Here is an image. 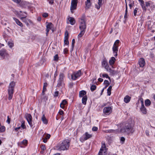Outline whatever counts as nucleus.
<instances>
[{"label":"nucleus","instance_id":"obj_25","mask_svg":"<svg viewBox=\"0 0 155 155\" xmlns=\"http://www.w3.org/2000/svg\"><path fill=\"white\" fill-rule=\"evenodd\" d=\"M68 19L71 25H73L75 24L76 21L74 18L69 17L68 18Z\"/></svg>","mask_w":155,"mask_h":155},{"label":"nucleus","instance_id":"obj_43","mask_svg":"<svg viewBox=\"0 0 155 155\" xmlns=\"http://www.w3.org/2000/svg\"><path fill=\"white\" fill-rule=\"evenodd\" d=\"M68 31H66L64 33V39H68Z\"/></svg>","mask_w":155,"mask_h":155},{"label":"nucleus","instance_id":"obj_57","mask_svg":"<svg viewBox=\"0 0 155 155\" xmlns=\"http://www.w3.org/2000/svg\"><path fill=\"white\" fill-rule=\"evenodd\" d=\"M57 75H58V74H57V70H56L55 71V73L54 74V81H55V80L56 79V77L57 76Z\"/></svg>","mask_w":155,"mask_h":155},{"label":"nucleus","instance_id":"obj_15","mask_svg":"<svg viewBox=\"0 0 155 155\" xmlns=\"http://www.w3.org/2000/svg\"><path fill=\"white\" fill-rule=\"evenodd\" d=\"M28 143V141L26 140H24L22 142L18 143V145L20 147H22L26 146Z\"/></svg>","mask_w":155,"mask_h":155},{"label":"nucleus","instance_id":"obj_9","mask_svg":"<svg viewBox=\"0 0 155 155\" xmlns=\"http://www.w3.org/2000/svg\"><path fill=\"white\" fill-rule=\"evenodd\" d=\"M102 146L99 152V155H105V154H104L103 153H104L105 154L106 152L105 144L104 143H103V142H102Z\"/></svg>","mask_w":155,"mask_h":155},{"label":"nucleus","instance_id":"obj_42","mask_svg":"<svg viewBox=\"0 0 155 155\" xmlns=\"http://www.w3.org/2000/svg\"><path fill=\"white\" fill-rule=\"evenodd\" d=\"M139 103H140L141 104V107H144L143 104V98H140L139 101Z\"/></svg>","mask_w":155,"mask_h":155},{"label":"nucleus","instance_id":"obj_46","mask_svg":"<svg viewBox=\"0 0 155 155\" xmlns=\"http://www.w3.org/2000/svg\"><path fill=\"white\" fill-rule=\"evenodd\" d=\"M104 83L105 84V88H106L108 86L109 84V81L107 80H105L104 81Z\"/></svg>","mask_w":155,"mask_h":155},{"label":"nucleus","instance_id":"obj_49","mask_svg":"<svg viewBox=\"0 0 155 155\" xmlns=\"http://www.w3.org/2000/svg\"><path fill=\"white\" fill-rule=\"evenodd\" d=\"M21 127H22L23 129H25L26 128V126L25 125V122L24 121H22L21 122Z\"/></svg>","mask_w":155,"mask_h":155},{"label":"nucleus","instance_id":"obj_45","mask_svg":"<svg viewBox=\"0 0 155 155\" xmlns=\"http://www.w3.org/2000/svg\"><path fill=\"white\" fill-rule=\"evenodd\" d=\"M120 42L119 40H117L115 42H114V45L117 46L118 47H119V44Z\"/></svg>","mask_w":155,"mask_h":155},{"label":"nucleus","instance_id":"obj_8","mask_svg":"<svg viewBox=\"0 0 155 155\" xmlns=\"http://www.w3.org/2000/svg\"><path fill=\"white\" fill-rule=\"evenodd\" d=\"M25 117L28 124L30 127H31L33 126L32 123V118L31 115L30 114L27 113L25 114Z\"/></svg>","mask_w":155,"mask_h":155},{"label":"nucleus","instance_id":"obj_55","mask_svg":"<svg viewBox=\"0 0 155 155\" xmlns=\"http://www.w3.org/2000/svg\"><path fill=\"white\" fill-rule=\"evenodd\" d=\"M68 49L67 48H65L64 49L63 52L64 53V54H66L68 53Z\"/></svg>","mask_w":155,"mask_h":155},{"label":"nucleus","instance_id":"obj_54","mask_svg":"<svg viewBox=\"0 0 155 155\" xmlns=\"http://www.w3.org/2000/svg\"><path fill=\"white\" fill-rule=\"evenodd\" d=\"M59 57L58 54H56L54 56V60L55 61H58V60Z\"/></svg>","mask_w":155,"mask_h":155},{"label":"nucleus","instance_id":"obj_30","mask_svg":"<svg viewBox=\"0 0 155 155\" xmlns=\"http://www.w3.org/2000/svg\"><path fill=\"white\" fill-rule=\"evenodd\" d=\"M68 102L66 100H64L60 104V107H64V106H68Z\"/></svg>","mask_w":155,"mask_h":155},{"label":"nucleus","instance_id":"obj_31","mask_svg":"<svg viewBox=\"0 0 155 155\" xmlns=\"http://www.w3.org/2000/svg\"><path fill=\"white\" fill-rule=\"evenodd\" d=\"M87 98V96H85L82 97V103L84 105H85L86 104Z\"/></svg>","mask_w":155,"mask_h":155},{"label":"nucleus","instance_id":"obj_41","mask_svg":"<svg viewBox=\"0 0 155 155\" xmlns=\"http://www.w3.org/2000/svg\"><path fill=\"white\" fill-rule=\"evenodd\" d=\"M102 77L103 78H108L110 80V78L108 74L105 73H104L102 74Z\"/></svg>","mask_w":155,"mask_h":155},{"label":"nucleus","instance_id":"obj_29","mask_svg":"<svg viewBox=\"0 0 155 155\" xmlns=\"http://www.w3.org/2000/svg\"><path fill=\"white\" fill-rule=\"evenodd\" d=\"M41 100L42 101H46L48 100V97L47 96L45 95V92H44V94H42V92L41 94Z\"/></svg>","mask_w":155,"mask_h":155},{"label":"nucleus","instance_id":"obj_19","mask_svg":"<svg viewBox=\"0 0 155 155\" xmlns=\"http://www.w3.org/2000/svg\"><path fill=\"white\" fill-rule=\"evenodd\" d=\"M51 137L50 135L49 134H44L43 135V137H42V139L43 140V142L46 143L47 142V140L49 139Z\"/></svg>","mask_w":155,"mask_h":155},{"label":"nucleus","instance_id":"obj_11","mask_svg":"<svg viewBox=\"0 0 155 155\" xmlns=\"http://www.w3.org/2000/svg\"><path fill=\"white\" fill-rule=\"evenodd\" d=\"M8 55V54L5 49H2L0 50V56L2 58H4L5 57H7Z\"/></svg>","mask_w":155,"mask_h":155},{"label":"nucleus","instance_id":"obj_39","mask_svg":"<svg viewBox=\"0 0 155 155\" xmlns=\"http://www.w3.org/2000/svg\"><path fill=\"white\" fill-rule=\"evenodd\" d=\"M84 135L85 136V137L87 140L90 138L92 137V135L89 134L87 132H86Z\"/></svg>","mask_w":155,"mask_h":155},{"label":"nucleus","instance_id":"obj_4","mask_svg":"<svg viewBox=\"0 0 155 155\" xmlns=\"http://www.w3.org/2000/svg\"><path fill=\"white\" fill-rule=\"evenodd\" d=\"M145 6L146 8V10L147 9L150 12L154 10L155 8V6L153 2L151 1L146 2H145Z\"/></svg>","mask_w":155,"mask_h":155},{"label":"nucleus","instance_id":"obj_44","mask_svg":"<svg viewBox=\"0 0 155 155\" xmlns=\"http://www.w3.org/2000/svg\"><path fill=\"white\" fill-rule=\"evenodd\" d=\"M97 87L95 85H92L91 86L90 88L91 90L93 91L96 89Z\"/></svg>","mask_w":155,"mask_h":155},{"label":"nucleus","instance_id":"obj_5","mask_svg":"<svg viewBox=\"0 0 155 155\" xmlns=\"http://www.w3.org/2000/svg\"><path fill=\"white\" fill-rule=\"evenodd\" d=\"M65 77L64 74L60 73L58 76V79L57 81V87H60L64 84V78Z\"/></svg>","mask_w":155,"mask_h":155},{"label":"nucleus","instance_id":"obj_51","mask_svg":"<svg viewBox=\"0 0 155 155\" xmlns=\"http://www.w3.org/2000/svg\"><path fill=\"white\" fill-rule=\"evenodd\" d=\"M138 9V8H136L134 10L133 13L134 15L135 16H136L137 15V12Z\"/></svg>","mask_w":155,"mask_h":155},{"label":"nucleus","instance_id":"obj_21","mask_svg":"<svg viewBox=\"0 0 155 155\" xmlns=\"http://www.w3.org/2000/svg\"><path fill=\"white\" fill-rule=\"evenodd\" d=\"M116 60L115 58L112 57L111 58L109 61V64L110 65L112 66V68H113V66Z\"/></svg>","mask_w":155,"mask_h":155},{"label":"nucleus","instance_id":"obj_22","mask_svg":"<svg viewBox=\"0 0 155 155\" xmlns=\"http://www.w3.org/2000/svg\"><path fill=\"white\" fill-rule=\"evenodd\" d=\"M48 23V24L46 25V27L51 30L52 31H53L54 25L51 22L48 23L46 22V23Z\"/></svg>","mask_w":155,"mask_h":155},{"label":"nucleus","instance_id":"obj_64","mask_svg":"<svg viewBox=\"0 0 155 155\" xmlns=\"http://www.w3.org/2000/svg\"><path fill=\"white\" fill-rule=\"evenodd\" d=\"M125 140V138L123 137H121L120 138V141L123 142L122 143H123L124 142V141Z\"/></svg>","mask_w":155,"mask_h":155},{"label":"nucleus","instance_id":"obj_13","mask_svg":"<svg viewBox=\"0 0 155 155\" xmlns=\"http://www.w3.org/2000/svg\"><path fill=\"white\" fill-rule=\"evenodd\" d=\"M118 47L113 45L112 48V50L113 51V53L114 54H114V56L115 57H117L118 55L117 52L118 51Z\"/></svg>","mask_w":155,"mask_h":155},{"label":"nucleus","instance_id":"obj_6","mask_svg":"<svg viewBox=\"0 0 155 155\" xmlns=\"http://www.w3.org/2000/svg\"><path fill=\"white\" fill-rule=\"evenodd\" d=\"M83 74L81 70L74 72L71 75V78L74 81L76 80L78 78H79Z\"/></svg>","mask_w":155,"mask_h":155},{"label":"nucleus","instance_id":"obj_27","mask_svg":"<svg viewBox=\"0 0 155 155\" xmlns=\"http://www.w3.org/2000/svg\"><path fill=\"white\" fill-rule=\"evenodd\" d=\"M107 71H109L110 73V74L112 75L116 74H117V71L112 69L111 68L109 67V68L108 70Z\"/></svg>","mask_w":155,"mask_h":155},{"label":"nucleus","instance_id":"obj_34","mask_svg":"<svg viewBox=\"0 0 155 155\" xmlns=\"http://www.w3.org/2000/svg\"><path fill=\"white\" fill-rule=\"evenodd\" d=\"M125 1V3H126V10L125 12V13L124 15V18L125 19L127 18V3L126 2V0Z\"/></svg>","mask_w":155,"mask_h":155},{"label":"nucleus","instance_id":"obj_3","mask_svg":"<svg viewBox=\"0 0 155 155\" xmlns=\"http://www.w3.org/2000/svg\"><path fill=\"white\" fill-rule=\"evenodd\" d=\"M120 133H126L127 134L133 133L134 131V129L130 124L126 125L124 127L121 128L120 130Z\"/></svg>","mask_w":155,"mask_h":155},{"label":"nucleus","instance_id":"obj_59","mask_svg":"<svg viewBox=\"0 0 155 155\" xmlns=\"http://www.w3.org/2000/svg\"><path fill=\"white\" fill-rule=\"evenodd\" d=\"M112 103H111L110 102H107V103L104 104V106H106V107H109L110 106Z\"/></svg>","mask_w":155,"mask_h":155},{"label":"nucleus","instance_id":"obj_10","mask_svg":"<svg viewBox=\"0 0 155 155\" xmlns=\"http://www.w3.org/2000/svg\"><path fill=\"white\" fill-rule=\"evenodd\" d=\"M101 64L102 66L106 69V71L108 70L109 67L107 61L106 59L105 58L103 59L101 62Z\"/></svg>","mask_w":155,"mask_h":155},{"label":"nucleus","instance_id":"obj_32","mask_svg":"<svg viewBox=\"0 0 155 155\" xmlns=\"http://www.w3.org/2000/svg\"><path fill=\"white\" fill-rule=\"evenodd\" d=\"M48 84L47 82H45L44 83L43 89H42V94H44V92H45L47 90L46 87H47Z\"/></svg>","mask_w":155,"mask_h":155},{"label":"nucleus","instance_id":"obj_50","mask_svg":"<svg viewBox=\"0 0 155 155\" xmlns=\"http://www.w3.org/2000/svg\"><path fill=\"white\" fill-rule=\"evenodd\" d=\"M74 83L73 82H71L69 83L68 86L70 88H72L73 87Z\"/></svg>","mask_w":155,"mask_h":155},{"label":"nucleus","instance_id":"obj_1","mask_svg":"<svg viewBox=\"0 0 155 155\" xmlns=\"http://www.w3.org/2000/svg\"><path fill=\"white\" fill-rule=\"evenodd\" d=\"M15 85V82L14 81H12L10 82L8 87V99L9 100H11L13 97Z\"/></svg>","mask_w":155,"mask_h":155},{"label":"nucleus","instance_id":"obj_52","mask_svg":"<svg viewBox=\"0 0 155 155\" xmlns=\"http://www.w3.org/2000/svg\"><path fill=\"white\" fill-rule=\"evenodd\" d=\"M87 140L86 139V138L84 137H81L80 138V140L81 142H83L85 140Z\"/></svg>","mask_w":155,"mask_h":155},{"label":"nucleus","instance_id":"obj_58","mask_svg":"<svg viewBox=\"0 0 155 155\" xmlns=\"http://www.w3.org/2000/svg\"><path fill=\"white\" fill-rule=\"evenodd\" d=\"M48 16V14L47 13H44L42 14V16L44 18H47Z\"/></svg>","mask_w":155,"mask_h":155},{"label":"nucleus","instance_id":"obj_61","mask_svg":"<svg viewBox=\"0 0 155 155\" xmlns=\"http://www.w3.org/2000/svg\"><path fill=\"white\" fill-rule=\"evenodd\" d=\"M41 149L42 150H44L46 149V147L45 145H42L41 147Z\"/></svg>","mask_w":155,"mask_h":155},{"label":"nucleus","instance_id":"obj_38","mask_svg":"<svg viewBox=\"0 0 155 155\" xmlns=\"http://www.w3.org/2000/svg\"><path fill=\"white\" fill-rule=\"evenodd\" d=\"M112 88V86H109L107 89V95L108 96H110L111 94V91Z\"/></svg>","mask_w":155,"mask_h":155},{"label":"nucleus","instance_id":"obj_28","mask_svg":"<svg viewBox=\"0 0 155 155\" xmlns=\"http://www.w3.org/2000/svg\"><path fill=\"white\" fill-rule=\"evenodd\" d=\"M131 99V97L127 95L124 98V101L126 103H129Z\"/></svg>","mask_w":155,"mask_h":155},{"label":"nucleus","instance_id":"obj_12","mask_svg":"<svg viewBox=\"0 0 155 155\" xmlns=\"http://www.w3.org/2000/svg\"><path fill=\"white\" fill-rule=\"evenodd\" d=\"M112 111L111 107H104L103 109L104 113L106 115H109Z\"/></svg>","mask_w":155,"mask_h":155},{"label":"nucleus","instance_id":"obj_62","mask_svg":"<svg viewBox=\"0 0 155 155\" xmlns=\"http://www.w3.org/2000/svg\"><path fill=\"white\" fill-rule=\"evenodd\" d=\"M97 128L96 127H93L92 130L93 131H96L97 130Z\"/></svg>","mask_w":155,"mask_h":155},{"label":"nucleus","instance_id":"obj_33","mask_svg":"<svg viewBox=\"0 0 155 155\" xmlns=\"http://www.w3.org/2000/svg\"><path fill=\"white\" fill-rule=\"evenodd\" d=\"M41 120L43 123L45 124H47L48 123V121L45 117V115H43L41 118Z\"/></svg>","mask_w":155,"mask_h":155},{"label":"nucleus","instance_id":"obj_56","mask_svg":"<svg viewBox=\"0 0 155 155\" xmlns=\"http://www.w3.org/2000/svg\"><path fill=\"white\" fill-rule=\"evenodd\" d=\"M59 94V92L58 91H56L54 93V97H57L58 95Z\"/></svg>","mask_w":155,"mask_h":155},{"label":"nucleus","instance_id":"obj_60","mask_svg":"<svg viewBox=\"0 0 155 155\" xmlns=\"http://www.w3.org/2000/svg\"><path fill=\"white\" fill-rule=\"evenodd\" d=\"M13 1L17 4L20 3L21 2V0H12Z\"/></svg>","mask_w":155,"mask_h":155},{"label":"nucleus","instance_id":"obj_24","mask_svg":"<svg viewBox=\"0 0 155 155\" xmlns=\"http://www.w3.org/2000/svg\"><path fill=\"white\" fill-rule=\"evenodd\" d=\"M102 0H98V5H95V8L98 10L101 7L102 5Z\"/></svg>","mask_w":155,"mask_h":155},{"label":"nucleus","instance_id":"obj_35","mask_svg":"<svg viewBox=\"0 0 155 155\" xmlns=\"http://www.w3.org/2000/svg\"><path fill=\"white\" fill-rule=\"evenodd\" d=\"M80 19V20H79L80 22H86L85 16V15L83 14Z\"/></svg>","mask_w":155,"mask_h":155},{"label":"nucleus","instance_id":"obj_53","mask_svg":"<svg viewBox=\"0 0 155 155\" xmlns=\"http://www.w3.org/2000/svg\"><path fill=\"white\" fill-rule=\"evenodd\" d=\"M64 45H69V42L68 39H64Z\"/></svg>","mask_w":155,"mask_h":155},{"label":"nucleus","instance_id":"obj_36","mask_svg":"<svg viewBox=\"0 0 155 155\" xmlns=\"http://www.w3.org/2000/svg\"><path fill=\"white\" fill-rule=\"evenodd\" d=\"M85 31L81 30V31H80V33H79V34L78 35V38L82 37L84 34L85 32Z\"/></svg>","mask_w":155,"mask_h":155},{"label":"nucleus","instance_id":"obj_26","mask_svg":"<svg viewBox=\"0 0 155 155\" xmlns=\"http://www.w3.org/2000/svg\"><path fill=\"white\" fill-rule=\"evenodd\" d=\"M86 92L85 91L82 90L79 92V96L80 98L83 97L84 96H86Z\"/></svg>","mask_w":155,"mask_h":155},{"label":"nucleus","instance_id":"obj_16","mask_svg":"<svg viewBox=\"0 0 155 155\" xmlns=\"http://www.w3.org/2000/svg\"><path fill=\"white\" fill-rule=\"evenodd\" d=\"M92 3L91 0H87L85 2V9L86 10L89 9Z\"/></svg>","mask_w":155,"mask_h":155},{"label":"nucleus","instance_id":"obj_37","mask_svg":"<svg viewBox=\"0 0 155 155\" xmlns=\"http://www.w3.org/2000/svg\"><path fill=\"white\" fill-rule=\"evenodd\" d=\"M151 103V101L149 99H147L145 101V104L146 106H148L150 105Z\"/></svg>","mask_w":155,"mask_h":155},{"label":"nucleus","instance_id":"obj_47","mask_svg":"<svg viewBox=\"0 0 155 155\" xmlns=\"http://www.w3.org/2000/svg\"><path fill=\"white\" fill-rule=\"evenodd\" d=\"M75 43V40L74 39H73L72 41V45H71V50L72 51L73 50L74 46V44Z\"/></svg>","mask_w":155,"mask_h":155},{"label":"nucleus","instance_id":"obj_63","mask_svg":"<svg viewBox=\"0 0 155 155\" xmlns=\"http://www.w3.org/2000/svg\"><path fill=\"white\" fill-rule=\"evenodd\" d=\"M8 45H9V47L10 48H12V47L13 46V45H14L13 43H8Z\"/></svg>","mask_w":155,"mask_h":155},{"label":"nucleus","instance_id":"obj_23","mask_svg":"<svg viewBox=\"0 0 155 155\" xmlns=\"http://www.w3.org/2000/svg\"><path fill=\"white\" fill-rule=\"evenodd\" d=\"M139 2H140V5L142 8V9L143 11H146V8L145 6V4L143 0H138Z\"/></svg>","mask_w":155,"mask_h":155},{"label":"nucleus","instance_id":"obj_48","mask_svg":"<svg viewBox=\"0 0 155 155\" xmlns=\"http://www.w3.org/2000/svg\"><path fill=\"white\" fill-rule=\"evenodd\" d=\"M129 2V6L130 7V9H131L132 8L133 6V4H134V2H133V3L132 2L131 0H128Z\"/></svg>","mask_w":155,"mask_h":155},{"label":"nucleus","instance_id":"obj_20","mask_svg":"<svg viewBox=\"0 0 155 155\" xmlns=\"http://www.w3.org/2000/svg\"><path fill=\"white\" fill-rule=\"evenodd\" d=\"M13 18L18 25L21 27H22L23 26V24L18 19L15 17H13Z\"/></svg>","mask_w":155,"mask_h":155},{"label":"nucleus","instance_id":"obj_14","mask_svg":"<svg viewBox=\"0 0 155 155\" xmlns=\"http://www.w3.org/2000/svg\"><path fill=\"white\" fill-rule=\"evenodd\" d=\"M138 63L140 67H143L145 64V61L143 58H140L138 61Z\"/></svg>","mask_w":155,"mask_h":155},{"label":"nucleus","instance_id":"obj_2","mask_svg":"<svg viewBox=\"0 0 155 155\" xmlns=\"http://www.w3.org/2000/svg\"><path fill=\"white\" fill-rule=\"evenodd\" d=\"M70 146V142L69 140H64L59 145L56 147V149L59 150H64L68 149Z\"/></svg>","mask_w":155,"mask_h":155},{"label":"nucleus","instance_id":"obj_18","mask_svg":"<svg viewBox=\"0 0 155 155\" xmlns=\"http://www.w3.org/2000/svg\"><path fill=\"white\" fill-rule=\"evenodd\" d=\"M20 13L19 14V15L21 17L20 19L21 20H23L24 19L26 18L27 16V14L26 12H22L21 11H20Z\"/></svg>","mask_w":155,"mask_h":155},{"label":"nucleus","instance_id":"obj_7","mask_svg":"<svg viewBox=\"0 0 155 155\" xmlns=\"http://www.w3.org/2000/svg\"><path fill=\"white\" fill-rule=\"evenodd\" d=\"M78 3V0H71L70 9L72 13H73V11L76 9Z\"/></svg>","mask_w":155,"mask_h":155},{"label":"nucleus","instance_id":"obj_17","mask_svg":"<svg viewBox=\"0 0 155 155\" xmlns=\"http://www.w3.org/2000/svg\"><path fill=\"white\" fill-rule=\"evenodd\" d=\"M79 28L80 30L85 31L86 28V22H80Z\"/></svg>","mask_w":155,"mask_h":155},{"label":"nucleus","instance_id":"obj_40","mask_svg":"<svg viewBox=\"0 0 155 155\" xmlns=\"http://www.w3.org/2000/svg\"><path fill=\"white\" fill-rule=\"evenodd\" d=\"M141 111L142 113L144 114H145L147 113V110L145 108V107H141L140 108Z\"/></svg>","mask_w":155,"mask_h":155}]
</instances>
